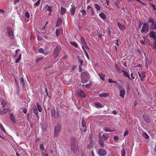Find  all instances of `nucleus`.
<instances>
[{
	"mask_svg": "<svg viewBox=\"0 0 156 156\" xmlns=\"http://www.w3.org/2000/svg\"><path fill=\"white\" fill-rule=\"evenodd\" d=\"M21 54H20V56H19V57L18 58V59H17L16 60L15 62H16V63H18V62H19V61H20V59H21Z\"/></svg>",
	"mask_w": 156,
	"mask_h": 156,
	"instance_id": "nucleus-45",
	"label": "nucleus"
},
{
	"mask_svg": "<svg viewBox=\"0 0 156 156\" xmlns=\"http://www.w3.org/2000/svg\"><path fill=\"white\" fill-rule=\"evenodd\" d=\"M80 43L82 45V48H83V46L84 45H85L86 43V42L85 41V39L84 38L82 37H81L80 39Z\"/></svg>",
	"mask_w": 156,
	"mask_h": 156,
	"instance_id": "nucleus-18",
	"label": "nucleus"
},
{
	"mask_svg": "<svg viewBox=\"0 0 156 156\" xmlns=\"http://www.w3.org/2000/svg\"><path fill=\"white\" fill-rule=\"evenodd\" d=\"M144 119L147 122H150L149 119L148 118L144 117Z\"/></svg>",
	"mask_w": 156,
	"mask_h": 156,
	"instance_id": "nucleus-60",
	"label": "nucleus"
},
{
	"mask_svg": "<svg viewBox=\"0 0 156 156\" xmlns=\"http://www.w3.org/2000/svg\"><path fill=\"white\" fill-rule=\"evenodd\" d=\"M98 154L100 156H105L106 155L107 152L103 149H100L98 150Z\"/></svg>",
	"mask_w": 156,
	"mask_h": 156,
	"instance_id": "nucleus-9",
	"label": "nucleus"
},
{
	"mask_svg": "<svg viewBox=\"0 0 156 156\" xmlns=\"http://www.w3.org/2000/svg\"><path fill=\"white\" fill-rule=\"evenodd\" d=\"M61 128V127L60 126H57L55 127V137H57L58 136Z\"/></svg>",
	"mask_w": 156,
	"mask_h": 156,
	"instance_id": "nucleus-7",
	"label": "nucleus"
},
{
	"mask_svg": "<svg viewBox=\"0 0 156 156\" xmlns=\"http://www.w3.org/2000/svg\"><path fill=\"white\" fill-rule=\"evenodd\" d=\"M149 31L148 24L147 23L143 24L142 29L141 30V32L142 33H146Z\"/></svg>",
	"mask_w": 156,
	"mask_h": 156,
	"instance_id": "nucleus-4",
	"label": "nucleus"
},
{
	"mask_svg": "<svg viewBox=\"0 0 156 156\" xmlns=\"http://www.w3.org/2000/svg\"><path fill=\"white\" fill-rule=\"evenodd\" d=\"M94 106L96 108L98 109L102 108L104 107L103 105L98 102H95L94 103Z\"/></svg>",
	"mask_w": 156,
	"mask_h": 156,
	"instance_id": "nucleus-13",
	"label": "nucleus"
},
{
	"mask_svg": "<svg viewBox=\"0 0 156 156\" xmlns=\"http://www.w3.org/2000/svg\"><path fill=\"white\" fill-rule=\"evenodd\" d=\"M115 67L116 68V70L117 71V72H120V70L119 68H118V66H117V65H115Z\"/></svg>",
	"mask_w": 156,
	"mask_h": 156,
	"instance_id": "nucleus-55",
	"label": "nucleus"
},
{
	"mask_svg": "<svg viewBox=\"0 0 156 156\" xmlns=\"http://www.w3.org/2000/svg\"><path fill=\"white\" fill-rule=\"evenodd\" d=\"M20 2V0H14V3L16 5L17 3Z\"/></svg>",
	"mask_w": 156,
	"mask_h": 156,
	"instance_id": "nucleus-59",
	"label": "nucleus"
},
{
	"mask_svg": "<svg viewBox=\"0 0 156 156\" xmlns=\"http://www.w3.org/2000/svg\"><path fill=\"white\" fill-rule=\"evenodd\" d=\"M98 75L101 79L103 80H105V74H103L101 73H99Z\"/></svg>",
	"mask_w": 156,
	"mask_h": 156,
	"instance_id": "nucleus-19",
	"label": "nucleus"
},
{
	"mask_svg": "<svg viewBox=\"0 0 156 156\" xmlns=\"http://www.w3.org/2000/svg\"><path fill=\"white\" fill-rule=\"evenodd\" d=\"M71 7L70 9V14L71 16H73L75 12L76 11V7H75L72 5H71Z\"/></svg>",
	"mask_w": 156,
	"mask_h": 156,
	"instance_id": "nucleus-11",
	"label": "nucleus"
},
{
	"mask_svg": "<svg viewBox=\"0 0 156 156\" xmlns=\"http://www.w3.org/2000/svg\"><path fill=\"white\" fill-rule=\"evenodd\" d=\"M82 126L84 128H86V122H85L84 119H82Z\"/></svg>",
	"mask_w": 156,
	"mask_h": 156,
	"instance_id": "nucleus-29",
	"label": "nucleus"
},
{
	"mask_svg": "<svg viewBox=\"0 0 156 156\" xmlns=\"http://www.w3.org/2000/svg\"><path fill=\"white\" fill-rule=\"evenodd\" d=\"M102 135H103L102 138L104 140H106L108 138V135L107 134H106V133L103 134L102 132H101L99 134V136H100Z\"/></svg>",
	"mask_w": 156,
	"mask_h": 156,
	"instance_id": "nucleus-15",
	"label": "nucleus"
},
{
	"mask_svg": "<svg viewBox=\"0 0 156 156\" xmlns=\"http://www.w3.org/2000/svg\"><path fill=\"white\" fill-rule=\"evenodd\" d=\"M86 11L83 9H82L81 11L80 12L81 13L82 15V17H84L86 14Z\"/></svg>",
	"mask_w": 156,
	"mask_h": 156,
	"instance_id": "nucleus-37",
	"label": "nucleus"
},
{
	"mask_svg": "<svg viewBox=\"0 0 156 156\" xmlns=\"http://www.w3.org/2000/svg\"><path fill=\"white\" fill-rule=\"evenodd\" d=\"M84 53L86 57L88 60H89V57L86 51H84Z\"/></svg>",
	"mask_w": 156,
	"mask_h": 156,
	"instance_id": "nucleus-50",
	"label": "nucleus"
},
{
	"mask_svg": "<svg viewBox=\"0 0 156 156\" xmlns=\"http://www.w3.org/2000/svg\"><path fill=\"white\" fill-rule=\"evenodd\" d=\"M125 151L124 149H122L121 151V154L122 156H125Z\"/></svg>",
	"mask_w": 156,
	"mask_h": 156,
	"instance_id": "nucleus-42",
	"label": "nucleus"
},
{
	"mask_svg": "<svg viewBox=\"0 0 156 156\" xmlns=\"http://www.w3.org/2000/svg\"><path fill=\"white\" fill-rule=\"evenodd\" d=\"M154 44L155 45V47H153V48L155 49L156 51V40L154 42Z\"/></svg>",
	"mask_w": 156,
	"mask_h": 156,
	"instance_id": "nucleus-62",
	"label": "nucleus"
},
{
	"mask_svg": "<svg viewBox=\"0 0 156 156\" xmlns=\"http://www.w3.org/2000/svg\"><path fill=\"white\" fill-rule=\"evenodd\" d=\"M78 94L81 97L85 98L86 97V95L84 92L81 90H79L78 91Z\"/></svg>",
	"mask_w": 156,
	"mask_h": 156,
	"instance_id": "nucleus-14",
	"label": "nucleus"
},
{
	"mask_svg": "<svg viewBox=\"0 0 156 156\" xmlns=\"http://www.w3.org/2000/svg\"><path fill=\"white\" fill-rule=\"evenodd\" d=\"M7 33L8 35L11 38H12L13 36V30L11 27H7L6 29Z\"/></svg>",
	"mask_w": 156,
	"mask_h": 156,
	"instance_id": "nucleus-6",
	"label": "nucleus"
},
{
	"mask_svg": "<svg viewBox=\"0 0 156 156\" xmlns=\"http://www.w3.org/2000/svg\"><path fill=\"white\" fill-rule=\"evenodd\" d=\"M37 109H38L39 112H41L42 110V109L41 106L38 103L37 104Z\"/></svg>",
	"mask_w": 156,
	"mask_h": 156,
	"instance_id": "nucleus-33",
	"label": "nucleus"
},
{
	"mask_svg": "<svg viewBox=\"0 0 156 156\" xmlns=\"http://www.w3.org/2000/svg\"><path fill=\"white\" fill-rule=\"evenodd\" d=\"M128 133H129L128 131V130H126L125 132V133L124 134V136H127L128 134Z\"/></svg>",
	"mask_w": 156,
	"mask_h": 156,
	"instance_id": "nucleus-58",
	"label": "nucleus"
},
{
	"mask_svg": "<svg viewBox=\"0 0 156 156\" xmlns=\"http://www.w3.org/2000/svg\"><path fill=\"white\" fill-rule=\"evenodd\" d=\"M108 81L109 83H115L116 82V81H114L112 80V79L111 78H109L108 79Z\"/></svg>",
	"mask_w": 156,
	"mask_h": 156,
	"instance_id": "nucleus-51",
	"label": "nucleus"
},
{
	"mask_svg": "<svg viewBox=\"0 0 156 156\" xmlns=\"http://www.w3.org/2000/svg\"><path fill=\"white\" fill-rule=\"evenodd\" d=\"M46 7H47V10L49 12H51L52 9V7L50 5H48L47 4L45 6Z\"/></svg>",
	"mask_w": 156,
	"mask_h": 156,
	"instance_id": "nucleus-27",
	"label": "nucleus"
},
{
	"mask_svg": "<svg viewBox=\"0 0 156 156\" xmlns=\"http://www.w3.org/2000/svg\"><path fill=\"white\" fill-rule=\"evenodd\" d=\"M71 148L72 151L74 153L77 152L79 150L78 144L75 143L72 144Z\"/></svg>",
	"mask_w": 156,
	"mask_h": 156,
	"instance_id": "nucleus-3",
	"label": "nucleus"
},
{
	"mask_svg": "<svg viewBox=\"0 0 156 156\" xmlns=\"http://www.w3.org/2000/svg\"><path fill=\"white\" fill-rule=\"evenodd\" d=\"M41 154L42 156H48V154L44 151H42L41 153Z\"/></svg>",
	"mask_w": 156,
	"mask_h": 156,
	"instance_id": "nucleus-47",
	"label": "nucleus"
},
{
	"mask_svg": "<svg viewBox=\"0 0 156 156\" xmlns=\"http://www.w3.org/2000/svg\"><path fill=\"white\" fill-rule=\"evenodd\" d=\"M61 50V48L59 46H57L54 51L53 56L56 58L58 55Z\"/></svg>",
	"mask_w": 156,
	"mask_h": 156,
	"instance_id": "nucleus-5",
	"label": "nucleus"
},
{
	"mask_svg": "<svg viewBox=\"0 0 156 156\" xmlns=\"http://www.w3.org/2000/svg\"><path fill=\"white\" fill-rule=\"evenodd\" d=\"M90 75L87 72H83L81 73L82 82L83 83H85L87 82L89 80Z\"/></svg>",
	"mask_w": 156,
	"mask_h": 156,
	"instance_id": "nucleus-1",
	"label": "nucleus"
},
{
	"mask_svg": "<svg viewBox=\"0 0 156 156\" xmlns=\"http://www.w3.org/2000/svg\"><path fill=\"white\" fill-rule=\"evenodd\" d=\"M138 2H140V3H141L143 5H146V4L144 3L141 2L140 0H139L138 1Z\"/></svg>",
	"mask_w": 156,
	"mask_h": 156,
	"instance_id": "nucleus-63",
	"label": "nucleus"
},
{
	"mask_svg": "<svg viewBox=\"0 0 156 156\" xmlns=\"http://www.w3.org/2000/svg\"><path fill=\"white\" fill-rule=\"evenodd\" d=\"M41 1V0H38L35 3L34 5V7L35 8L37 6L39 5Z\"/></svg>",
	"mask_w": 156,
	"mask_h": 156,
	"instance_id": "nucleus-30",
	"label": "nucleus"
},
{
	"mask_svg": "<svg viewBox=\"0 0 156 156\" xmlns=\"http://www.w3.org/2000/svg\"><path fill=\"white\" fill-rule=\"evenodd\" d=\"M145 40L144 39V40H140V43L142 45H145Z\"/></svg>",
	"mask_w": 156,
	"mask_h": 156,
	"instance_id": "nucleus-54",
	"label": "nucleus"
},
{
	"mask_svg": "<svg viewBox=\"0 0 156 156\" xmlns=\"http://www.w3.org/2000/svg\"><path fill=\"white\" fill-rule=\"evenodd\" d=\"M38 52L40 53L44 54L45 55H47V54L44 53V50L42 48H40L39 49Z\"/></svg>",
	"mask_w": 156,
	"mask_h": 156,
	"instance_id": "nucleus-34",
	"label": "nucleus"
},
{
	"mask_svg": "<svg viewBox=\"0 0 156 156\" xmlns=\"http://www.w3.org/2000/svg\"><path fill=\"white\" fill-rule=\"evenodd\" d=\"M94 5L95 7L97 9V11L99 10L100 9L101 7L98 4L95 3Z\"/></svg>",
	"mask_w": 156,
	"mask_h": 156,
	"instance_id": "nucleus-32",
	"label": "nucleus"
},
{
	"mask_svg": "<svg viewBox=\"0 0 156 156\" xmlns=\"http://www.w3.org/2000/svg\"><path fill=\"white\" fill-rule=\"evenodd\" d=\"M150 37L156 39V34L153 31H151L149 33Z\"/></svg>",
	"mask_w": 156,
	"mask_h": 156,
	"instance_id": "nucleus-17",
	"label": "nucleus"
},
{
	"mask_svg": "<svg viewBox=\"0 0 156 156\" xmlns=\"http://www.w3.org/2000/svg\"><path fill=\"white\" fill-rule=\"evenodd\" d=\"M109 94L106 93H102L101 94H99V96L101 97H104V98H106L108 96H109Z\"/></svg>",
	"mask_w": 156,
	"mask_h": 156,
	"instance_id": "nucleus-23",
	"label": "nucleus"
},
{
	"mask_svg": "<svg viewBox=\"0 0 156 156\" xmlns=\"http://www.w3.org/2000/svg\"><path fill=\"white\" fill-rule=\"evenodd\" d=\"M62 21L61 19H59V20H58L57 21L56 26L57 27L61 23Z\"/></svg>",
	"mask_w": 156,
	"mask_h": 156,
	"instance_id": "nucleus-49",
	"label": "nucleus"
},
{
	"mask_svg": "<svg viewBox=\"0 0 156 156\" xmlns=\"http://www.w3.org/2000/svg\"><path fill=\"white\" fill-rule=\"evenodd\" d=\"M39 147L42 151H44V147L43 144H41L40 145Z\"/></svg>",
	"mask_w": 156,
	"mask_h": 156,
	"instance_id": "nucleus-52",
	"label": "nucleus"
},
{
	"mask_svg": "<svg viewBox=\"0 0 156 156\" xmlns=\"http://www.w3.org/2000/svg\"><path fill=\"white\" fill-rule=\"evenodd\" d=\"M43 58L42 57H40L37 58L36 60V62L37 63V62H39L40 61H41V60H42L43 59Z\"/></svg>",
	"mask_w": 156,
	"mask_h": 156,
	"instance_id": "nucleus-48",
	"label": "nucleus"
},
{
	"mask_svg": "<svg viewBox=\"0 0 156 156\" xmlns=\"http://www.w3.org/2000/svg\"><path fill=\"white\" fill-rule=\"evenodd\" d=\"M118 137L117 136H115L114 137V139L115 140H118Z\"/></svg>",
	"mask_w": 156,
	"mask_h": 156,
	"instance_id": "nucleus-61",
	"label": "nucleus"
},
{
	"mask_svg": "<svg viewBox=\"0 0 156 156\" xmlns=\"http://www.w3.org/2000/svg\"><path fill=\"white\" fill-rule=\"evenodd\" d=\"M10 119L14 123H15L16 122V121L15 120V119L14 115L12 113H11L10 116Z\"/></svg>",
	"mask_w": 156,
	"mask_h": 156,
	"instance_id": "nucleus-21",
	"label": "nucleus"
},
{
	"mask_svg": "<svg viewBox=\"0 0 156 156\" xmlns=\"http://www.w3.org/2000/svg\"><path fill=\"white\" fill-rule=\"evenodd\" d=\"M94 142L92 141H90L89 144L88 145L87 148L89 149H90L93 146Z\"/></svg>",
	"mask_w": 156,
	"mask_h": 156,
	"instance_id": "nucleus-25",
	"label": "nucleus"
},
{
	"mask_svg": "<svg viewBox=\"0 0 156 156\" xmlns=\"http://www.w3.org/2000/svg\"><path fill=\"white\" fill-rule=\"evenodd\" d=\"M51 114L52 116L55 118H57L58 116V112L55 111V109L54 108L51 109Z\"/></svg>",
	"mask_w": 156,
	"mask_h": 156,
	"instance_id": "nucleus-12",
	"label": "nucleus"
},
{
	"mask_svg": "<svg viewBox=\"0 0 156 156\" xmlns=\"http://www.w3.org/2000/svg\"><path fill=\"white\" fill-rule=\"evenodd\" d=\"M71 44L74 47L77 48L78 47V46L77 44L75 42H70Z\"/></svg>",
	"mask_w": 156,
	"mask_h": 156,
	"instance_id": "nucleus-31",
	"label": "nucleus"
},
{
	"mask_svg": "<svg viewBox=\"0 0 156 156\" xmlns=\"http://www.w3.org/2000/svg\"><path fill=\"white\" fill-rule=\"evenodd\" d=\"M20 81H21L22 84L23 85V87H24L25 85V83H24V80L23 77H21L20 78Z\"/></svg>",
	"mask_w": 156,
	"mask_h": 156,
	"instance_id": "nucleus-38",
	"label": "nucleus"
},
{
	"mask_svg": "<svg viewBox=\"0 0 156 156\" xmlns=\"http://www.w3.org/2000/svg\"><path fill=\"white\" fill-rule=\"evenodd\" d=\"M125 94V90L122 88V90H120L119 93V96L122 98H123L124 97Z\"/></svg>",
	"mask_w": 156,
	"mask_h": 156,
	"instance_id": "nucleus-16",
	"label": "nucleus"
},
{
	"mask_svg": "<svg viewBox=\"0 0 156 156\" xmlns=\"http://www.w3.org/2000/svg\"><path fill=\"white\" fill-rule=\"evenodd\" d=\"M92 82L91 81H90L88 83L86 84L85 87L87 88L89 87L92 84Z\"/></svg>",
	"mask_w": 156,
	"mask_h": 156,
	"instance_id": "nucleus-40",
	"label": "nucleus"
},
{
	"mask_svg": "<svg viewBox=\"0 0 156 156\" xmlns=\"http://www.w3.org/2000/svg\"><path fill=\"white\" fill-rule=\"evenodd\" d=\"M0 102L3 107H6V106L7 104L6 102L5 101L3 100H1L0 101Z\"/></svg>",
	"mask_w": 156,
	"mask_h": 156,
	"instance_id": "nucleus-26",
	"label": "nucleus"
},
{
	"mask_svg": "<svg viewBox=\"0 0 156 156\" xmlns=\"http://www.w3.org/2000/svg\"><path fill=\"white\" fill-rule=\"evenodd\" d=\"M8 111V109L6 108L4 109L2 111V114H5Z\"/></svg>",
	"mask_w": 156,
	"mask_h": 156,
	"instance_id": "nucleus-46",
	"label": "nucleus"
},
{
	"mask_svg": "<svg viewBox=\"0 0 156 156\" xmlns=\"http://www.w3.org/2000/svg\"><path fill=\"white\" fill-rule=\"evenodd\" d=\"M99 144L102 147H103L104 146V142L101 140H99Z\"/></svg>",
	"mask_w": 156,
	"mask_h": 156,
	"instance_id": "nucleus-44",
	"label": "nucleus"
},
{
	"mask_svg": "<svg viewBox=\"0 0 156 156\" xmlns=\"http://www.w3.org/2000/svg\"><path fill=\"white\" fill-rule=\"evenodd\" d=\"M59 30L56 29V35L57 36H58L59 34Z\"/></svg>",
	"mask_w": 156,
	"mask_h": 156,
	"instance_id": "nucleus-56",
	"label": "nucleus"
},
{
	"mask_svg": "<svg viewBox=\"0 0 156 156\" xmlns=\"http://www.w3.org/2000/svg\"><path fill=\"white\" fill-rule=\"evenodd\" d=\"M148 23H150V26L151 30H156V21L152 18H150L148 21Z\"/></svg>",
	"mask_w": 156,
	"mask_h": 156,
	"instance_id": "nucleus-2",
	"label": "nucleus"
},
{
	"mask_svg": "<svg viewBox=\"0 0 156 156\" xmlns=\"http://www.w3.org/2000/svg\"><path fill=\"white\" fill-rule=\"evenodd\" d=\"M0 128L2 130L3 132L5 133V129L4 128L3 126L1 124H0Z\"/></svg>",
	"mask_w": 156,
	"mask_h": 156,
	"instance_id": "nucleus-43",
	"label": "nucleus"
},
{
	"mask_svg": "<svg viewBox=\"0 0 156 156\" xmlns=\"http://www.w3.org/2000/svg\"><path fill=\"white\" fill-rule=\"evenodd\" d=\"M33 112L34 114H35V115L37 116V117H39V116H38V112L37 111V108H34V109L33 110Z\"/></svg>",
	"mask_w": 156,
	"mask_h": 156,
	"instance_id": "nucleus-35",
	"label": "nucleus"
},
{
	"mask_svg": "<svg viewBox=\"0 0 156 156\" xmlns=\"http://www.w3.org/2000/svg\"><path fill=\"white\" fill-rule=\"evenodd\" d=\"M99 16L100 17L104 20H105L106 19V17L105 14L103 13H101L99 14Z\"/></svg>",
	"mask_w": 156,
	"mask_h": 156,
	"instance_id": "nucleus-22",
	"label": "nucleus"
},
{
	"mask_svg": "<svg viewBox=\"0 0 156 156\" xmlns=\"http://www.w3.org/2000/svg\"><path fill=\"white\" fill-rule=\"evenodd\" d=\"M142 136L146 139H147L149 137V136L146 133H143L142 134Z\"/></svg>",
	"mask_w": 156,
	"mask_h": 156,
	"instance_id": "nucleus-39",
	"label": "nucleus"
},
{
	"mask_svg": "<svg viewBox=\"0 0 156 156\" xmlns=\"http://www.w3.org/2000/svg\"><path fill=\"white\" fill-rule=\"evenodd\" d=\"M117 25L121 31L124 30L126 28L124 24L123 23L118 22H117Z\"/></svg>",
	"mask_w": 156,
	"mask_h": 156,
	"instance_id": "nucleus-10",
	"label": "nucleus"
},
{
	"mask_svg": "<svg viewBox=\"0 0 156 156\" xmlns=\"http://www.w3.org/2000/svg\"><path fill=\"white\" fill-rule=\"evenodd\" d=\"M87 13L89 14H91V15L94 16V13L93 8L90 6L89 5L87 7Z\"/></svg>",
	"mask_w": 156,
	"mask_h": 156,
	"instance_id": "nucleus-8",
	"label": "nucleus"
},
{
	"mask_svg": "<svg viewBox=\"0 0 156 156\" xmlns=\"http://www.w3.org/2000/svg\"><path fill=\"white\" fill-rule=\"evenodd\" d=\"M83 46V48H82L84 51H86V50L89 49V48L87 46L86 44L85 45H84Z\"/></svg>",
	"mask_w": 156,
	"mask_h": 156,
	"instance_id": "nucleus-36",
	"label": "nucleus"
},
{
	"mask_svg": "<svg viewBox=\"0 0 156 156\" xmlns=\"http://www.w3.org/2000/svg\"><path fill=\"white\" fill-rule=\"evenodd\" d=\"M103 130L106 132H112V130H111V129H107L106 128H104Z\"/></svg>",
	"mask_w": 156,
	"mask_h": 156,
	"instance_id": "nucleus-41",
	"label": "nucleus"
},
{
	"mask_svg": "<svg viewBox=\"0 0 156 156\" xmlns=\"http://www.w3.org/2000/svg\"><path fill=\"white\" fill-rule=\"evenodd\" d=\"M122 72L123 73V75L124 76L128 77L129 79H131L129 74L127 71H125L123 70H122Z\"/></svg>",
	"mask_w": 156,
	"mask_h": 156,
	"instance_id": "nucleus-24",
	"label": "nucleus"
},
{
	"mask_svg": "<svg viewBox=\"0 0 156 156\" xmlns=\"http://www.w3.org/2000/svg\"><path fill=\"white\" fill-rule=\"evenodd\" d=\"M66 9L63 7H61V13L62 15H63L65 14L66 13Z\"/></svg>",
	"mask_w": 156,
	"mask_h": 156,
	"instance_id": "nucleus-20",
	"label": "nucleus"
},
{
	"mask_svg": "<svg viewBox=\"0 0 156 156\" xmlns=\"http://www.w3.org/2000/svg\"><path fill=\"white\" fill-rule=\"evenodd\" d=\"M25 16L27 18H29L30 17V14L28 12H25Z\"/></svg>",
	"mask_w": 156,
	"mask_h": 156,
	"instance_id": "nucleus-53",
	"label": "nucleus"
},
{
	"mask_svg": "<svg viewBox=\"0 0 156 156\" xmlns=\"http://www.w3.org/2000/svg\"><path fill=\"white\" fill-rule=\"evenodd\" d=\"M131 76L133 79L135 78V76L133 75V73L131 74Z\"/></svg>",
	"mask_w": 156,
	"mask_h": 156,
	"instance_id": "nucleus-64",
	"label": "nucleus"
},
{
	"mask_svg": "<svg viewBox=\"0 0 156 156\" xmlns=\"http://www.w3.org/2000/svg\"><path fill=\"white\" fill-rule=\"evenodd\" d=\"M138 73L140 77V80H142L145 77V75L143 73L140 74L139 72Z\"/></svg>",
	"mask_w": 156,
	"mask_h": 156,
	"instance_id": "nucleus-28",
	"label": "nucleus"
},
{
	"mask_svg": "<svg viewBox=\"0 0 156 156\" xmlns=\"http://www.w3.org/2000/svg\"><path fill=\"white\" fill-rule=\"evenodd\" d=\"M79 62L80 63L79 66H81L83 63V61L82 60H79Z\"/></svg>",
	"mask_w": 156,
	"mask_h": 156,
	"instance_id": "nucleus-57",
	"label": "nucleus"
}]
</instances>
